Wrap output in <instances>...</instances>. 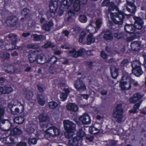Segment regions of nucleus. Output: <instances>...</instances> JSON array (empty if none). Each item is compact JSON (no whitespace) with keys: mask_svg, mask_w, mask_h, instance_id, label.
Wrapping results in <instances>:
<instances>
[{"mask_svg":"<svg viewBox=\"0 0 146 146\" xmlns=\"http://www.w3.org/2000/svg\"><path fill=\"white\" fill-rule=\"evenodd\" d=\"M73 1V0H51L49 3L50 10L46 13L47 18L54 17L56 12L58 16H62L72 5Z\"/></svg>","mask_w":146,"mask_h":146,"instance_id":"nucleus-1","label":"nucleus"},{"mask_svg":"<svg viewBox=\"0 0 146 146\" xmlns=\"http://www.w3.org/2000/svg\"><path fill=\"white\" fill-rule=\"evenodd\" d=\"M64 124L66 131L64 133L65 137L68 139L72 138L73 136V133L76 129L75 124L69 120L64 121Z\"/></svg>","mask_w":146,"mask_h":146,"instance_id":"nucleus-2","label":"nucleus"},{"mask_svg":"<svg viewBox=\"0 0 146 146\" xmlns=\"http://www.w3.org/2000/svg\"><path fill=\"white\" fill-rule=\"evenodd\" d=\"M86 135L85 131L82 128L80 129L76 133V136L70 140L68 142L69 146H78L79 141Z\"/></svg>","mask_w":146,"mask_h":146,"instance_id":"nucleus-3","label":"nucleus"},{"mask_svg":"<svg viewBox=\"0 0 146 146\" xmlns=\"http://www.w3.org/2000/svg\"><path fill=\"white\" fill-rule=\"evenodd\" d=\"M122 107V104H117L113 110V115L116 119V121L119 123L122 122L123 110Z\"/></svg>","mask_w":146,"mask_h":146,"instance_id":"nucleus-4","label":"nucleus"},{"mask_svg":"<svg viewBox=\"0 0 146 146\" xmlns=\"http://www.w3.org/2000/svg\"><path fill=\"white\" fill-rule=\"evenodd\" d=\"M8 38L9 43H7L5 45V49L10 51L18 49V46L16 45L17 41V36L11 34L9 35Z\"/></svg>","mask_w":146,"mask_h":146,"instance_id":"nucleus-5","label":"nucleus"},{"mask_svg":"<svg viewBox=\"0 0 146 146\" xmlns=\"http://www.w3.org/2000/svg\"><path fill=\"white\" fill-rule=\"evenodd\" d=\"M125 13L119 11L117 13L111 14L110 17L114 23L119 25H122L125 19Z\"/></svg>","mask_w":146,"mask_h":146,"instance_id":"nucleus-6","label":"nucleus"},{"mask_svg":"<svg viewBox=\"0 0 146 146\" xmlns=\"http://www.w3.org/2000/svg\"><path fill=\"white\" fill-rule=\"evenodd\" d=\"M132 73L137 77H139L143 73L140 62L137 60L133 61L131 63Z\"/></svg>","mask_w":146,"mask_h":146,"instance_id":"nucleus-7","label":"nucleus"},{"mask_svg":"<svg viewBox=\"0 0 146 146\" xmlns=\"http://www.w3.org/2000/svg\"><path fill=\"white\" fill-rule=\"evenodd\" d=\"M38 119L40 123V125L41 128H47L48 125L44 123L47 122L49 120L50 118L47 114L44 113H41L39 115Z\"/></svg>","mask_w":146,"mask_h":146,"instance_id":"nucleus-8","label":"nucleus"},{"mask_svg":"<svg viewBox=\"0 0 146 146\" xmlns=\"http://www.w3.org/2000/svg\"><path fill=\"white\" fill-rule=\"evenodd\" d=\"M127 5L126 10L132 14H135L137 11V7L135 5V0H126Z\"/></svg>","mask_w":146,"mask_h":146,"instance_id":"nucleus-9","label":"nucleus"},{"mask_svg":"<svg viewBox=\"0 0 146 146\" xmlns=\"http://www.w3.org/2000/svg\"><path fill=\"white\" fill-rule=\"evenodd\" d=\"M74 86L77 90L80 92H82L86 89V86L80 78L74 82Z\"/></svg>","mask_w":146,"mask_h":146,"instance_id":"nucleus-10","label":"nucleus"},{"mask_svg":"<svg viewBox=\"0 0 146 146\" xmlns=\"http://www.w3.org/2000/svg\"><path fill=\"white\" fill-rule=\"evenodd\" d=\"M4 114V110L0 106V128H1V124H4L5 123L6 121H7L9 125V127L8 129V130H10L12 127H13L14 126L10 121L8 120L3 119L2 118V116H3Z\"/></svg>","mask_w":146,"mask_h":146,"instance_id":"nucleus-11","label":"nucleus"},{"mask_svg":"<svg viewBox=\"0 0 146 146\" xmlns=\"http://www.w3.org/2000/svg\"><path fill=\"white\" fill-rule=\"evenodd\" d=\"M79 120L82 125L90 124L91 123V119L89 115L87 113H84L81 116L79 119Z\"/></svg>","mask_w":146,"mask_h":146,"instance_id":"nucleus-12","label":"nucleus"},{"mask_svg":"<svg viewBox=\"0 0 146 146\" xmlns=\"http://www.w3.org/2000/svg\"><path fill=\"white\" fill-rule=\"evenodd\" d=\"M18 20V18L15 16H11L7 17L6 22L9 27H13L16 25Z\"/></svg>","mask_w":146,"mask_h":146,"instance_id":"nucleus-13","label":"nucleus"},{"mask_svg":"<svg viewBox=\"0 0 146 146\" xmlns=\"http://www.w3.org/2000/svg\"><path fill=\"white\" fill-rule=\"evenodd\" d=\"M85 49H80L78 51H76L75 48H73L72 50H69V52L70 54H73L72 55L73 57L77 58L79 57H81L84 54Z\"/></svg>","mask_w":146,"mask_h":146,"instance_id":"nucleus-14","label":"nucleus"},{"mask_svg":"<svg viewBox=\"0 0 146 146\" xmlns=\"http://www.w3.org/2000/svg\"><path fill=\"white\" fill-rule=\"evenodd\" d=\"M54 25V23L52 20L46 21L42 26V29L46 32H49L52 29Z\"/></svg>","mask_w":146,"mask_h":146,"instance_id":"nucleus-15","label":"nucleus"},{"mask_svg":"<svg viewBox=\"0 0 146 146\" xmlns=\"http://www.w3.org/2000/svg\"><path fill=\"white\" fill-rule=\"evenodd\" d=\"M13 90L9 85H6L0 86V92L1 94H8L12 92Z\"/></svg>","mask_w":146,"mask_h":146,"instance_id":"nucleus-16","label":"nucleus"},{"mask_svg":"<svg viewBox=\"0 0 146 146\" xmlns=\"http://www.w3.org/2000/svg\"><path fill=\"white\" fill-rule=\"evenodd\" d=\"M141 44V42L139 41L131 42L130 45L131 49L135 51L140 50Z\"/></svg>","mask_w":146,"mask_h":146,"instance_id":"nucleus-17","label":"nucleus"},{"mask_svg":"<svg viewBox=\"0 0 146 146\" xmlns=\"http://www.w3.org/2000/svg\"><path fill=\"white\" fill-rule=\"evenodd\" d=\"M1 139L3 143L6 144H9V146L15 145V142L14 139L9 136L1 138Z\"/></svg>","mask_w":146,"mask_h":146,"instance_id":"nucleus-18","label":"nucleus"},{"mask_svg":"<svg viewBox=\"0 0 146 146\" xmlns=\"http://www.w3.org/2000/svg\"><path fill=\"white\" fill-rule=\"evenodd\" d=\"M143 97V96L139 93L134 94L129 99V102L131 103H135L140 100Z\"/></svg>","mask_w":146,"mask_h":146,"instance_id":"nucleus-19","label":"nucleus"},{"mask_svg":"<svg viewBox=\"0 0 146 146\" xmlns=\"http://www.w3.org/2000/svg\"><path fill=\"white\" fill-rule=\"evenodd\" d=\"M104 39L106 40H112L113 39V35L112 31L109 29H106L104 31Z\"/></svg>","mask_w":146,"mask_h":146,"instance_id":"nucleus-20","label":"nucleus"},{"mask_svg":"<svg viewBox=\"0 0 146 146\" xmlns=\"http://www.w3.org/2000/svg\"><path fill=\"white\" fill-rule=\"evenodd\" d=\"M125 31L128 34L132 35L135 32V26L133 24H126L124 27Z\"/></svg>","mask_w":146,"mask_h":146,"instance_id":"nucleus-21","label":"nucleus"},{"mask_svg":"<svg viewBox=\"0 0 146 146\" xmlns=\"http://www.w3.org/2000/svg\"><path fill=\"white\" fill-rule=\"evenodd\" d=\"M45 98L44 94L43 93L38 94L36 96L37 102L42 106H43L45 103Z\"/></svg>","mask_w":146,"mask_h":146,"instance_id":"nucleus-22","label":"nucleus"},{"mask_svg":"<svg viewBox=\"0 0 146 146\" xmlns=\"http://www.w3.org/2000/svg\"><path fill=\"white\" fill-rule=\"evenodd\" d=\"M29 10L27 8H24L21 12V14L24 17L21 18V20H26L27 19H29L31 16V14L29 13Z\"/></svg>","mask_w":146,"mask_h":146,"instance_id":"nucleus-23","label":"nucleus"},{"mask_svg":"<svg viewBox=\"0 0 146 146\" xmlns=\"http://www.w3.org/2000/svg\"><path fill=\"white\" fill-rule=\"evenodd\" d=\"M93 37V33H90L87 36L86 41V43L84 44H86L87 45H90L94 43L95 42V39Z\"/></svg>","mask_w":146,"mask_h":146,"instance_id":"nucleus-24","label":"nucleus"},{"mask_svg":"<svg viewBox=\"0 0 146 146\" xmlns=\"http://www.w3.org/2000/svg\"><path fill=\"white\" fill-rule=\"evenodd\" d=\"M83 6L84 5L81 3L79 0H75L73 3L74 10L76 11H79Z\"/></svg>","mask_w":146,"mask_h":146,"instance_id":"nucleus-25","label":"nucleus"},{"mask_svg":"<svg viewBox=\"0 0 146 146\" xmlns=\"http://www.w3.org/2000/svg\"><path fill=\"white\" fill-rule=\"evenodd\" d=\"M66 107L69 110L76 112L78 111V106L75 103H70L67 104Z\"/></svg>","mask_w":146,"mask_h":146,"instance_id":"nucleus-26","label":"nucleus"},{"mask_svg":"<svg viewBox=\"0 0 146 146\" xmlns=\"http://www.w3.org/2000/svg\"><path fill=\"white\" fill-rule=\"evenodd\" d=\"M110 73L111 77L113 79H116L119 75V70L118 68L114 67L112 68L110 67Z\"/></svg>","mask_w":146,"mask_h":146,"instance_id":"nucleus-27","label":"nucleus"},{"mask_svg":"<svg viewBox=\"0 0 146 146\" xmlns=\"http://www.w3.org/2000/svg\"><path fill=\"white\" fill-rule=\"evenodd\" d=\"M92 22L91 21L89 24L86 26V29L87 31L90 33H95L96 32V28L95 27H94L92 25Z\"/></svg>","mask_w":146,"mask_h":146,"instance_id":"nucleus-28","label":"nucleus"},{"mask_svg":"<svg viewBox=\"0 0 146 146\" xmlns=\"http://www.w3.org/2000/svg\"><path fill=\"white\" fill-rule=\"evenodd\" d=\"M76 11L74 10L70 9L68 11V17L66 19L67 21H69L72 19V17H74L76 15Z\"/></svg>","mask_w":146,"mask_h":146,"instance_id":"nucleus-29","label":"nucleus"},{"mask_svg":"<svg viewBox=\"0 0 146 146\" xmlns=\"http://www.w3.org/2000/svg\"><path fill=\"white\" fill-rule=\"evenodd\" d=\"M18 126L13 128L10 131L9 136L14 139V136L18 135Z\"/></svg>","mask_w":146,"mask_h":146,"instance_id":"nucleus-30","label":"nucleus"},{"mask_svg":"<svg viewBox=\"0 0 146 146\" xmlns=\"http://www.w3.org/2000/svg\"><path fill=\"white\" fill-rule=\"evenodd\" d=\"M124 76H123L121 79V81L119 83V86L121 89L123 90H127L125 86V85L127 84V82L126 81H123Z\"/></svg>","mask_w":146,"mask_h":146,"instance_id":"nucleus-31","label":"nucleus"},{"mask_svg":"<svg viewBox=\"0 0 146 146\" xmlns=\"http://www.w3.org/2000/svg\"><path fill=\"white\" fill-rule=\"evenodd\" d=\"M99 130L94 126H90L89 128V132L91 134L96 135L98 133Z\"/></svg>","mask_w":146,"mask_h":146,"instance_id":"nucleus-32","label":"nucleus"},{"mask_svg":"<svg viewBox=\"0 0 146 146\" xmlns=\"http://www.w3.org/2000/svg\"><path fill=\"white\" fill-rule=\"evenodd\" d=\"M48 129H51L53 131L54 133V135L55 136H58L60 135V131L59 129L55 126H52L49 127Z\"/></svg>","mask_w":146,"mask_h":146,"instance_id":"nucleus-33","label":"nucleus"},{"mask_svg":"<svg viewBox=\"0 0 146 146\" xmlns=\"http://www.w3.org/2000/svg\"><path fill=\"white\" fill-rule=\"evenodd\" d=\"M49 108L52 110L55 109L58 106V103L54 101H51L49 102L48 104Z\"/></svg>","mask_w":146,"mask_h":146,"instance_id":"nucleus-34","label":"nucleus"},{"mask_svg":"<svg viewBox=\"0 0 146 146\" xmlns=\"http://www.w3.org/2000/svg\"><path fill=\"white\" fill-rule=\"evenodd\" d=\"M86 35V33L85 31H82L79 35V37L78 39V41L79 42L84 44L83 42V40L85 38Z\"/></svg>","mask_w":146,"mask_h":146,"instance_id":"nucleus-35","label":"nucleus"},{"mask_svg":"<svg viewBox=\"0 0 146 146\" xmlns=\"http://www.w3.org/2000/svg\"><path fill=\"white\" fill-rule=\"evenodd\" d=\"M86 35V33L85 31H82L79 35V37L78 39V41L79 42L84 44L83 42V40L85 38Z\"/></svg>","mask_w":146,"mask_h":146,"instance_id":"nucleus-36","label":"nucleus"},{"mask_svg":"<svg viewBox=\"0 0 146 146\" xmlns=\"http://www.w3.org/2000/svg\"><path fill=\"white\" fill-rule=\"evenodd\" d=\"M133 19L134 20L135 24L144 23V22L142 19L140 17L133 16Z\"/></svg>","mask_w":146,"mask_h":146,"instance_id":"nucleus-37","label":"nucleus"},{"mask_svg":"<svg viewBox=\"0 0 146 146\" xmlns=\"http://www.w3.org/2000/svg\"><path fill=\"white\" fill-rule=\"evenodd\" d=\"M36 86L38 90L41 93H42L44 92V90L46 88L45 86L42 84H37Z\"/></svg>","mask_w":146,"mask_h":146,"instance_id":"nucleus-38","label":"nucleus"},{"mask_svg":"<svg viewBox=\"0 0 146 146\" xmlns=\"http://www.w3.org/2000/svg\"><path fill=\"white\" fill-rule=\"evenodd\" d=\"M33 37V40L35 41H38L41 40L43 37L42 35H38L36 34H33L31 35V37Z\"/></svg>","mask_w":146,"mask_h":146,"instance_id":"nucleus-39","label":"nucleus"},{"mask_svg":"<svg viewBox=\"0 0 146 146\" xmlns=\"http://www.w3.org/2000/svg\"><path fill=\"white\" fill-rule=\"evenodd\" d=\"M108 10L109 11H114L115 9H118L117 7L113 2H110L109 5Z\"/></svg>","mask_w":146,"mask_h":146,"instance_id":"nucleus-40","label":"nucleus"},{"mask_svg":"<svg viewBox=\"0 0 146 146\" xmlns=\"http://www.w3.org/2000/svg\"><path fill=\"white\" fill-rule=\"evenodd\" d=\"M29 61L31 63H33L35 61H36V56L33 54H30L29 56Z\"/></svg>","mask_w":146,"mask_h":146,"instance_id":"nucleus-41","label":"nucleus"},{"mask_svg":"<svg viewBox=\"0 0 146 146\" xmlns=\"http://www.w3.org/2000/svg\"><path fill=\"white\" fill-rule=\"evenodd\" d=\"M78 19L82 23H85L87 21V18L86 15H79Z\"/></svg>","mask_w":146,"mask_h":146,"instance_id":"nucleus-42","label":"nucleus"},{"mask_svg":"<svg viewBox=\"0 0 146 146\" xmlns=\"http://www.w3.org/2000/svg\"><path fill=\"white\" fill-rule=\"evenodd\" d=\"M58 58L56 56H52L48 61V62L52 65L55 64L57 61Z\"/></svg>","mask_w":146,"mask_h":146,"instance_id":"nucleus-43","label":"nucleus"},{"mask_svg":"<svg viewBox=\"0 0 146 146\" xmlns=\"http://www.w3.org/2000/svg\"><path fill=\"white\" fill-rule=\"evenodd\" d=\"M33 94V92L31 90H28L26 92V97L28 100H30L32 99Z\"/></svg>","mask_w":146,"mask_h":146,"instance_id":"nucleus-44","label":"nucleus"},{"mask_svg":"<svg viewBox=\"0 0 146 146\" xmlns=\"http://www.w3.org/2000/svg\"><path fill=\"white\" fill-rule=\"evenodd\" d=\"M36 56V62L38 64H42L43 63L42 61L43 60V58L42 55H37Z\"/></svg>","mask_w":146,"mask_h":146,"instance_id":"nucleus-45","label":"nucleus"},{"mask_svg":"<svg viewBox=\"0 0 146 146\" xmlns=\"http://www.w3.org/2000/svg\"><path fill=\"white\" fill-rule=\"evenodd\" d=\"M13 68L14 67L13 66H8L7 68V69H5V72H6L7 73L9 74H12L14 72Z\"/></svg>","mask_w":146,"mask_h":146,"instance_id":"nucleus-46","label":"nucleus"},{"mask_svg":"<svg viewBox=\"0 0 146 146\" xmlns=\"http://www.w3.org/2000/svg\"><path fill=\"white\" fill-rule=\"evenodd\" d=\"M27 48H28L37 49L39 48L38 46L35 44H31L27 45Z\"/></svg>","mask_w":146,"mask_h":146,"instance_id":"nucleus-47","label":"nucleus"},{"mask_svg":"<svg viewBox=\"0 0 146 146\" xmlns=\"http://www.w3.org/2000/svg\"><path fill=\"white\" fill-rule=\"evenodd\" d=\"M114 36L118 39H121L123 37V35L122 33L117 32L114 33Z\"/></svg>","mask_w":146,"mask_h":146,"instance_id":"nucleus-48","label":"nucleus"},{"mask_svg":"<svg viewBox=\"0 0 146 146\" xmlns=\"http://www.w3.org/2000/svg\"><path fill=\"white\" fill-rule=\"evenodd\" d=\"M19 113H21L24 112L25 109V105L22 104L21 102L19 101Z\"/></svg>","mask_w":146,"mask_h":146,"instance_id":"nucleus-49","label":"nucleus"},{"mask_svg":"<svg viewBox=\"0 0 146 146\" xmlns=\"http://www.w3.org/2000/svg\"><path fill=\"white\" fill-rule=\"evenodd\" d=\"M68 95L64 92H62L60 94V97L61 100L62 101H64L66 100L68 96Z\"/></svg>","mask_w":146,"mask_h":146,"instance_id":"nucleus-50","label":"nucleus"},{"mask_svg":"<svg viewBox=\"0 0 146 146\" xmlns=\"http://www.w3.org/2000/svg\"><path fill=\"white\" fill-rule=\"evenodd\" d=\"M129 62L127 59H123L120 63V66L123 67L125 66V65L128 64Z\"/></svg>","mask_w":146,"mask_h":146,"instance_id":"nucleus-51","label":"nucleus"},{"mask_svg":"<svg viewBox=\"0 0 146 146\" xmlns=\"http://www.w3.org/2000/svg\"><path fill=\"white\" fill-rule=\"evenodd\" d=\"M102 23V22L101 20L100 19H97L96 22V28L98 29L100 28Z\"/></svg>","mask_w":146,"mask_h":146,"instance_id":"nucleus-52","label":"nucleus"},{"mask_svg":"<svg viewBox=\"0 0 146 146\" xmlns=\"http://www.w3.org/2000/svg\"><path fill=\"white\" fill-rule=\"evenodd\" d=\"M110 3L109 0H104L102 3V7L108 6Z\"/></svg>","mask_w":146,"mask_h":146,"instance_id":"nucleus-53","label":"nucleus"},{"mask_svg":"<svg viewBox=\"0 0 146 146\" xmlns=\"http://www.w3.org/2000/svg\"><path fill=\"white\" fill-rule=\"evenodd\" d=\"M144 23L134 25L135 26V31L137 29L141 30L143 27V25Z\"/></svg>","mask_w":146,"mask_h":146,"instance_id":"nucleus-54","label":"nucleus"},{"mask_svg":"<svg viewBox=\"0 0 146 146\" xmlns=\"http://www.w3.org/2000/svg\"><path fill=\"white\" fill-rule=\"evenodd\" d=\"M51 129H48V128L45 131V136H47L48 137H51L52 136V133H51L49 131Z\"/></svg>","mask_w":146,"mask_h":146,"instance_id":"nucleus-55","label":"nucleus"},{"mask_svg":"<svg viewBox=\"0 0 146 146\" xmlns=\"http://www.w3.org/2000/svg\"><path fill=\"white\" fill-rule=\"evenodd\" d=\"M100 56L101 58L105 59L107 58L108 55L104 51H102L100 52Z\"/></svg>","mask_w":146,"mask_h":146,"instance_id":"nucleus-56","label":"nucleus"},{"mask_svg":"<svg viewBox=\"0 0 146 146\" xmlns=\"http://www.w3.org/2000/svg\"><path fill=\"white\" fill-rule=\"evenodd\" d=\"M54 46L52 44L49 42H47L44 44V47L46 48L48 47H53Z\"/></svg>","mask_w":146,"mask_h":146,"instance_id":"nucleus-57","label":"nucleus"},{"mask_svg":"<svg viewBox=\"0 0 146 146\" xmlns=\"http://www.w3.org/2000/svg\"><path fill=\"white\" fill-rule=\"evenodd\" d=\"M132 34H133V35H132L129 38L130 40H133L138 37V36L137 35V33H135L134 32Z\"/></svg>","mask_w":146,"mask_h":146,"instance_id":"nucleus-58","label":"nucleus"},{"mask_svg":"<svg viewBox=\"0 0 146 146\" xmlns=\"http://www.w3.org/2000/svg\"><path fill=\"white\" fill-rule=\"evenodd\" d=\"M37 140L36 138H33L29 139V142L31 144H36L37 143Z\"/></svg>","mask_w":146,"mask_h":146,"instance_id":"nucleus-59","label":"nucleus"},{"mask_svg":"<svg viewBox=\"0 0 146 146\" xmlns=\"http://www.w3.org/2000/svg\"><path fill=\"white\" fill-rule=\"evenodd\" d=\"M85 63L88 66V68H91L93 66V63L92 61H86Z\"/></svg>","mask_w":146,"mask_h":146,"instance_id":"nucleus-60","label":"nucleus"},{"mask_svg":"<svg viewBox=\"0 0 146 146\" xmlns=\"http://www.w3.org/2000/svg\"><path fill=\"white\" fill-rule=\"evenodd\" d=\"M131 14H126L125 13V19H124V20H127L128 19H129L131 18V17L133 16L134 14H132L131 13Z\"/></svg>","mask_w":146,"mask_h":146,"instance_id":"nucleus-61","label":"nucleus"},{"mask_svg":"<svg viewBox=\"0 0 146 146\" xmlns=\"http://www.w3.org/2000/svg\"><path fill=\"white\" fill-rule=\"evenodd\" d=\"M140 106V103H137L135 104L133 106V108L135 110H136V111L139 109Z\"/></svg>","mask_w":146,"mask_h":146,"instance_id":"nucleus-62","label":"nucleus"},{"mask_svg":"<svg viewBox=\"0 0 146 146\" xmlns=\"http://www.w3.org/2000/svg\"><path fill=\"white\" fill-rule=\"evenodd\" d=\"M86 139L87 140L91 142L93 141L94 137L92 136H87L86 137Z\"/></svg>","mask_w":146,"mask_h":146,"instance_id":"nucleus-63","label":"nucleus"},{"mask_svg":"<svg viewBox=\"0 0 146 146\" xmlns=\"http://www.w3.org/2000/svg\"><path fill=\"white\" fill-rule=\"evenodd\" d=\"M25 121V119L23 117L19 116V125L22 124Z\"/></svg>","mask_w":146,"mask_h":146,"instance_id":"nucleus-64","label":"nucleus"}]
</instances>
